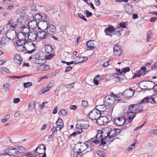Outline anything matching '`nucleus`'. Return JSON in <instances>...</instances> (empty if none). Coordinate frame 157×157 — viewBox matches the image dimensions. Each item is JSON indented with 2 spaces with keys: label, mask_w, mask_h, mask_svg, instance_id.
Wrapping results in <instances>:
<instances>
[{
  "label": "nucleus",
  "mask_w": 157,
  "mask_h": 157,
  "mask_svg": "<svg viewBox=\"0 0 157 157\" xmlns=\"http://www.w3.org/2000/svg\"><path fill=\"white\" fill-rule=\"evenodd\" d=\"M46 147L43 144H40L35 150V152H37L39 154H45Z\"/></svg>",
  "instance_id": "obj_11"
},
{
  "label": "nucleus",
  "mask_w": 157,
  "mask_h": 157,
  "mask_svg": "<svg viewBox=\"0 0 157 157\" xmlns=\"http://www.w3.org/2000/svg\"><path fill=\"white\" fill-rule=\"evenodd\" d=\"M5 152L9 154L10 157L11 156H15L18 153V150L16 148H12L9 149H6L5 151Z\"/></svg>",
  "instance_id": "obj_16"
},
{
  "label": "nucleus",
  "mask_w": 157,
  "mask_h": 157,
  "mask_svg": "<svg viewBox=\"0 0 157 157\" xmlns=\"http://www.w3.org/2000/svg\"><path fill=\"white\" fill-rule=\"evenodd\" d=\"M10 85L8 83H6L3 85V88L6 92L9 91L10 89Z\"/></svg>",
  "instance_id": "obj_39"
},
{
  "label": "nucleus",
  "mask_w": 157,
  "mask_h": 157,
  "mask_svg": "<svg viewBox=\"0 0 157 157\" xmlns=\"http://www.w3.org/2000/svg\"><path fill=\"white\" fill-rule=\"evenodd\" d=\"M150 89H153L154 91L156 92H157V85H155V83L154 82V85L153 86H152L151 87H150Z\"/></svg>",
  "instance_id": "obj_56"
},
{
  "label": "nucleus",
  "mask_w": 157,
  "mask_h": 157,
  "mask_svg": "<svg viewBox=\"0 0 157 157\" xmlns=\"http://www.w3.org/2000/svg\"><path fill=\"white\" fill-rule=\"evenodd\" d=\"M14 61L19 65H20L22 62V59L18 54H16L14 58Z\"/></svg>",
  "instance_id": "obj_25"
},
{
  "label": "nucleus",
  "mask_w": 157,
  "mask_h": 157,
  "mask_svg": "<svg viewBox=\"0 0 157 157\" xmlns=\"http://www.w3.org/2000/svg\"><path fill=\"white\" fill-rule=\"evenodd\" d=\"M56 126L58 127L63 126V120L61 118H59L56 122Z\"/></svg>",
  "instance_id": "obj_34"
},
{
  "label": "nucleus",
  "mask_w": 157,
  "mask_h": 157,
  "mask_svg": "<svg viewBox=\"0 0 157 157\" xmlns=\"http://www.w3.org/2000/svg\"><path fill=\"white\" fill-rule=\"evenodd\" d=\"M122 29L119 27L114 29V33L115 34L117 35L118 36H121Z\"/></svg>",
  "instance_id": "obj_31"
},
{
  "label": "nucleus",
  "mask_w": 157,
  "mask_h": 157,
  "mask_svg": "<svg viewBox=\"0 0 157 157\" xmlns=\"http://www.w3.org/2000/svg\"><path fill=\"white\" fill-rule=\"evenodd\" d=\"M152 33L151 31H149L147 32L146 39L147 41L149 42V39L152 37Z\"/></svg>",
  "instance_id": "obj_38"
},
{
  "label": "nucleus",
  "mask_w": 157,
  "mask_h": 157,
  "mask_svg": "<svg viewBox=\"0 0 157 157\" xmlns=\"http://www.w3.org/2000/svg\"><path fill=\"white\" fill-rule=\"evenodd\" d=\"M6 36L9 40H13L16 36V33L14 29H10L6 33Z\"/></svg>",
  "instance_id": "obj_8"
},
{
  "label": "nucleus",
  "mask_w": 157,
  "mask_h": 157,
  "mask_svg": "<svg viewBox=\"0 0 157 157\" xmlns=\"http://www.w3.org/2000/svg\"><path fill=\"white\" fill-rule=\"evenodd\" d=\"M74 84L75 83L73 82L69 84H66L65 85V86L68 88L72 89L74 87Z\"/></svg>",
  "instance_id": "obj_48"
},
{
  "label": "nucleus",
  "mask_w": 157,
  "mask_h": 157,
  "mask_svg": "<svg viewBox=\"0 0 157 157\" xmlns=\"http://www.w3.org/2000/svg\"><path fill=\"white\" fill-rule=\"evenodd\" d=\"M26 50L27 51L26 53L29 54L32 53L35 51V44L31 42H27L24 44Z\"/></svg>",
  "instance_id": "obj_5"
},
{
  "label": "nucleus",
  "mask_w": 157,
  "mask_h": 157,
  "mask_svg": "<svg viewBox=\"0 0 157 157\" xmlns=\"http://www.w3.org/2000/svg\"><path fill=\"white\" fill-rule=\"evenodd\" d=\"M24 156H26L27 157H31L33 156V154L31 152H26Z\"/></svg>",
  "instance_id": "obj_59"
},
{
  "label": "nucleus",
  "mask_w": 157,
  "mask_h": 157,
  "mask_svg": "<svg viewBox=\"0 0 157 157\" xmlns=\"http://www.w3.org/2000/svg\"><path fill=\"white\" fill-rule=\"evenodd\" d=\"M76 127L78 129L82 128V124H77L76 125Z\"/></svg>",
  "instance_id": "obj_63"
},
{
  "label": "nucleus",
  "mask_w": 157,
  "mask_h": 157,
  "mask_svg": "<svg viewBox=\"0 0 157 157\" xmlns=\"http://www.w3.org/2000/svg\"><path fill=\"white\" fill-rule=\"evenodd\" d=\"M80 147H81V151L82 152L86 150L87 147V144L85 143H82V145L81 144V146H80Z\"/></svg>",
  "instance_id": "obj_40"
},
{
  "label": "nucleus",
  "mask_w": 157,
  "mask_h": 157,
  "mask_svg": "<svg viewBox=\"0 0 157 157\" xmlns=\"http://www.w3.org/2000/svg\"><path fill=\"white\" fill-rule=\"evenodd\" d=\"M89 125L88 122H86L84 124H82V128L84 129H87L89 127Z\"/></svg>",
  "instance_id": "obj_45"
},
{
  "label": "nucleus",
  "mask_w": 157,
  "mask_h": 157,
  "mask_svg": "<svg viewBox=\"0 0 157 157\" xmlns=\"http://www.w3.org/2000/svg\"><path fill=\"white\" fill-rule=\"evenodd\" d=\"M6 43L3 41L2 38H1L0 40V48H2L3 46L6 44Z\"/></svg>",
  "instance_id": "obj_49"
},
{
  "label": "nucleus",
  "mask_w": 157,
  "mask_h": 157,
  "mask_svg": "<svg viewBox=\"0 0 157 157\" xmlns=\"http://www.w3.org/2000/svg\"><path fill=\"white\" fill-rule=\"evenodd\" d=\"M47 29L48 34L52 35L56 33V27L53 25H50Z\"/></svg>",
  "instance_id": "obj_15"
},
{
  "label": "nucleus",
  "mask_w": 157,
  "mask_h": 157,
  "mask_svg": "<svg viewBox=\"0 0 157 157\" xmlns=\"http://www.w3.org/2000/svg\"><path fill=\"white\" fill-rule=\"evenodd\" d=\"M130 70V69L129 67H126L123 68L121 72L125 73L128 71H129Z\"/></svg>",
  "instance_id": "obj_52"
},
{
  "label": "nucleus",
  "mask_w": 157,
  "mask_h": 157,
  "mask_svg": "<svg viewBox=\"0 0 157 157\" xmlns=\"http://www.w3.org/2000/svg\"><path fill=\"white\" fill-rule=\"evenodd\" d=\"M154 97H153V95L151 97H146L144 98L141 101V103H150L153 104L155 103L154 101Z\"/></svg>",
  "instance_id": "obj_17"
},
{
  "label": "nucleus",
  "mask_w": 157,
  "mask_h": 157,
  "mask_svg": "<svg viewBox=\"0 0 157 157\" xmlns=\"http://www.w3.org/2000/svg\"><path fill=\"white\" fill-rule=\"evenodd\" d=\"M105 130L104 133L106 134L105 138L107 139V142L109 141L110 139L120 133L119 130L113 128L107 127L105 128Z\"/></svg>",
  "instance_id": "obj_2"
},
{
  "label": "nucleus",
  "mask_w": 157,
  "mask_h": 157,
  "mask_svg": "<svg viewBox=\"0 0 157 157\" xmlns=\"http://www.w3.org/2000/svg\"><path fill=\"white\" fill-rule=\"evenodd\" d=\"M88 105V102L86 100H83L82 101V105L83 107H86Z\"/></svg>",
  "instance_id": "obj_55"
},
{
  "label": "nucleus",
  "mask_w": 157,
  "mask_h": 157,
  "mask_svg": "<svg viewBox=\"0 0 157 157\" xmlns=\"http://www.w3.org/2000/svg\"><path fill=\"white\" fill-rule=\"evenodd\" d=\"M122 50L120 46L115 45L113 48V54L115 56H120L121 55Z\"/></svg>",
  "instance_id": "obj_19"
},
{
  "label": "nucleus",
  "mask_w": 157,
  "mask_h": 157,
  "mask_svg": "<svg viewBox=\"0 0 157 157\" xmlns=\"http://www.w3.org/2000/svg\"><path fill=\"white\" fill-rule=\"evenodd\" d=\"M49 68L48 66L43 64L37 67V70L39 71H44L48 70Z\"/></svg>",
  "instance_id": "obj_28"
},
{
  "label": "nucleus",
  "mask_w": 157,
  "mask_h": 157,
  "mask_svg": "<svg viewBox=\"0 0 157 157\" xmlns=\"http://www.w3.org/2000/svg\"><path fill=\"white\" fill-rule=\"evenodd\" d=\"M21 29H23L22 32L17 36L18 40H17V42L19 41V43H21V45H23V44H24L26 42H27L25 38L26 33H28L29 32V30L27 27H25V26H21Z\"/></svg>",
  "instance_id": "obj_3"
},
{
  "label": "nucleus",
  "mask_w": 157,
  "mask_h": 157,
  "mask_svg": "<svg viewBox=\"0 0 157 157\" xmlns=\"http://www.w3.org/2000/svg\"><path fill=\"white\" fill-rule=\"evenodd\" d=\"M19 42H16V44L17 46L16 47L17 49L19 52H23L25 51L26 48L25 45H21L19 43Z\"/></svg>",
  "instance_id": "obj_23"
},
{
  "label": "nucleus",
  "mask_w": 157,
  "mask_h": 157,
  "mask_svg": "<svg viewBox=\"0 0 157 157\" xmlns=\"http://www.w3.org/2000/svg\"><path fill=\"white\" fill-rule=\"evenodd\" d=\"M27 15L24 12H21L20 14V18L21 19H25L26 18Z\"/></svg>",
  "instance_id": "obj_41"
},
{
  "label": "nucleus",
  "mask_w": 157,
  "mask_h": 157,
  "mask_svg": "<svg viewBox=\"0 0 157 157\" xmlns=\"http://www.w3.org/2000/svg\"><path fill=\"white\" fill-rule=\"evenodd\" d=\"M45 62V60L41 59H37L35 61V63L38 64H43Z\"/></svg>",
  "instance_id": "obj_36"
},
{
  "label": "nucleus",
  "mask_w": 157,
  "mask_h": 157,
  "mask_svg": "<svg viewBox=\"0 0 157 157\" xmlns=\"http://www.w3.org/2000/svg\"><path fill=\"white\" fill-rule=\"evenodd\" d=\"M135 147V146H134V144H133L129 146V147L128 148V151H130L132 150L134 148V147Z\"/></svg>",
  "instance_id": "obj_61"
},
{
  "label": "nucleus",
  "mask_w": 157,
  "mask_h": 157,
  "mask_svg": "<svg viewBox=\"0 0 157 157\" xmlns=\"http://www.w3.org/2000/svg\"><path fill=\"white\" fill-rule=\"evenodd\" d=\"M82 56H77L75 58L73 59V60H74L75 62H76V63H75V64H78L84 62V61L82 59Z\"/></svg>",
  "instance_id": "obj_27"
},
{
  "label": "nucleus",
  "mask_w": 157,
  "mask_h": 157,
  "mask_svg": "<svg viewBox=\"0 0 157 157\" xmlns=\"http://www.w3.org/2000/svg\"><path fill=\"white\" fill-rule=\"evenodd\" d=\"M5 152H6L5 151ZM0 157H11L10 155L8 154L7 152L0 154Z\"/></svg>",
  "instance_id": "obj_50"
},
{
  "label": "nucleus",
  "mask_w": 157,
  "mask_h": 157,
  "mask_svg": "<svg viewBox=\"0 0 157 157\" xmlns=\"http://www.w3.org/2000/svg\"><path fill=\"white\" fill-rule=\"evenodd\" d=\"M106 105H98L96 106L95 109H97L99 112H104L107 109Z\"/></svg>",
  "instance_id": "obj_24"
},
{
  "label": "nucleus",
  "mask_w": 157,
  "mask_h": 157,
  "mask_svg": "<svg viewBox=\"0 0 157 157\" xmlns=\"http://www.w3.org/2000/svg\"><path fill=\"white\" fill-rule=\"evenodd\" d=\"M81 151H74L73 153V157H81L82 154Z\"/></svg>",
  "instance_id": "obj_37"
},
{
  "label": "nucleus",
  "mask_w": 157,
  "mask_h": 157,
  "mask_svg": "<svg viewBox=\"0 0 157 157\" xmlns=\"http://www.w3.org/2000/svg\"><path fill=\"white\" fill-rule=\"evenodd\" d=\"M101 76L99 75L96 76L93 80L94 83L96 85H98L99 83L98 81L101 79Z\"/></svg>",
  "instance_id": "obj_30"
},
{
  "label": "nucleus",
  "mask_w": 157,
  "mask_h": 157,
  "mask_svg": "<svg viewBox=\"0 0 157 157\" xmlns=\"http://www.w3.org/2000/svg\"><path fill=\"white\" fill-rule=\"evenodd\" d=\"M42 17L40 13L37 14L33 17V20L38 21L41 19Z\"/></svg>",
  "instance_id": "obj_35"
},
{
  "label": "nucleus",
  "mask_w": 157,
  "mask_h": 157,
  "mask_svg": "<svg viewBox=\"0 0 157 157\" xmlns=\"http://www.w3.org/2000/svg\"><path fill=\"white\" fill-rule=\"evenodd\" d=\"M109 120L108 118L105 116L99 117L97 120V123L100 125H104L107 124Z\"/></svg>",
  "instance_id": "obj_7"
},
{
  "label": "nucleus",
  "mask_w": 157,
  "mask_h": 157,
  "mask_svg": "<svg viewBox=\"0 0 157 157\" xmlns=\"http://www.w3.org/2000/svg\"><path fill=\"white\" fill-rule=\"evenodd\" d=\"M13 23V20H10L8 22V25H12L10 26L12 28H16V27L17 26V24H15L14 25H12V24Z\"/></svg>",
  "instance_id": "obj_42"
},
{
  "label": "nucleus",
  "mask_w": 157,
  "mask_h": 157,
  "mask_svg": "<svg viewBox=\"0 0 157 157\" xmlns=\"http://www.w3.org/2000/svg\"><path fill=\"white\" fill-rule=\"evenodd\" d=\"M115 101L114 97L111 96H106L104 99V101L106 105H113Z\"/></svg>",
  "instance_id": "obj_10"
},
{
  "label": "nucleus",
  "mask_w": 157,
  "mask_h": 157,
  "mask_svg": "<svg viewBox=\"0 0 157 157\" xmlns=\"http://www.w3.org/2000/svg\"><path fill=\"white\" fill-rule=\"evenodd\" d=\"M78 16L82 19L84 21H87L86 19L83 15L81 13H78Z\"/></svg>",
  "instance_id": "obj_57"
},
{
  "label": "nucleus",
  "mask_w": 157,
  "mask_h": 157,
  "mask_svg": "<svg viewBox=\"0 0 157 157\" xmlns=\"http://www.w3.org/2000/svg\"><path fill=\"white\" fill-rule=\"evenodd\" d=\"M61 113V114L63 116H66L67 114V110L65 109H62L59 112Z\"/></svg>",
  "instance_id": "obj_47"
},
{
  "label": "nucleus",
  "mask_w": 157,
  "mask_h": 157,
  "mask_svg": "<svg viewBox=\"0 0 157 157\" xmlns=\"http://www.w3.org/2000/svg\"><path fill=\"white\" fill-rule=\"evenodd\" d=\"M89 117L92 120H97L100 117V113L97 109L95 108L94 109L89 113Z\"/></svg>",
  "instance_id": "obj_6"
},
{
  "label": "nucleus",
  "mask_w": 157,
  "mask_h": 157,
  "mask_svg": "<svg viewBox=\"0 0 157 157\" xmlns=\"http://www.w3.org/2000/svg\"><path fill=\"white\" fill-rule=\"evenodd\" d=\"M49 90V89L48 88V87H46L44 88L43 89L41 90L38 93V94H42L48 91Z\"/></svg>",
  "instance_id": "obj_43"
},
{
  "label": "nucleus",
  "mask_w": 157,
  "mask_h": 157,
  "mask_svg": "<svg viewBox=\"0 0 157 157\" xmlns=\"http://www.w3.org/2000/svg\"><path fill=\"white\" fill-rule=\"evenodd\" d=\"M132 7L131 5H129L125 8V11L129 14H131L133 13Z\"/></svg>",
  "instance_id": "obj_33"
},
{
  "label": "nucleus",
  "mask_w": 157,
  "mask_h": 157,
  "mask_svg": "<svg viewBox=\"0 0 157 157\" xmlns=\"http://www.w3.org/2000/svg\"><path fill=\"white\" fill-rule=\"evenodd\" d=\"M139 87L142 89H147V88L150 89V85H154V82L152 81H149L147 82H140L139 84Z\"/></svg>",
  "instance_id": "obj_9"
},
{
  "label": "nucleus",
  "mask_w": 157,
  "mask_h": 157,
  "mask_svg": "<svg viewBox=\"0 0 157 157\" xmlns=\"http://www.w3.org/2000/svg\"><path fill=\"white\" fill-rule=\"evenodd\" d=\"M109 61L110 60H109L105 62L104 63H103L102 64V66L104 67H106L109 66Z\"/></svg>",
  "instance_id": "obj_60"
},
{
  "label": "nucleus",
  "mask_w": 157,
  "mask_h": 157,
  "mask_svg": "<svg viewBox=\"0 0 157 157\" xmlns=\"http://www.w3.org/2000/svg\"><path fill=\"white\" fill-rule=\"evenodd\" d=\"M133 94V92L130 90H126L123 93V95L127 98L132 97Z\"/></svg>",
  "instance_id": "obj_26"
},
{
  "label": "nucleus",
  "mask_w": 157,
  "mask_h": 157,
  "mask_svg": "<svg viewBox=\"0 0 157 157\" xmlns=\"http://www.w3.org/2000/svg\"><path fill=\"white\" fill-rule=\"evenodd\" d=\"M54 55L53 54H49L46 55L45 56V58L47 60H49L52 59L54 56Z\"/></svg>",
  "instance_id": "obj_44"
},
{
  "label": "nucleus",
  "mask_w": 157,
  "mask_h": 157,
  "mask_svg": "<svg viewBox=\"0 0 157 157\" xmlns=\"http://www.w3.org/2000/svg\"><path fill=\"white\" fill-rule=\"evenodd\" d=\"M19 149L18 152L21 153L23 152V151L25 150V148L24 147L21 146H19L18 147Z\"/></svg>",
  "instance_id": "obj_58"
},
{
  "label": "nucleus",
  "mask_w": 157,
  "mask_h": 157,
  "mask_svg": "<svg viewBox=\"0 0 157 157\" xmlns=\"http://www.w3.org/2000/svg\"><path fill=\"white\" fill-rule=\"evenodd\" d=\"M114 75L115 77H116V81L117 82L119 81L120 82L121 81H122L123 79L122 78H120V77L117 76V73H116L114 74Z\"/></svg>",
  "instance_id": "obj_51"
},
{
  "label": "nucleus",
  "mask_w": 157,
  "mask_h": 157,
  "mask_svg": "<svg viewBox=\"0 0 157 157\" xmlns=\"http://www.w3.org/2000/svg\"><path fill=\"white\" fill-rule=\"evenodd\" d=\"M142 103L140 102L139 104H131L128 106L126 116L128 120H129L130 122L132 121L134 118L136 116V113H139L142 111L143 109Z\"/></svg>",
  "instance_id": "obj_1"
},
{
  "label": "nucleus",
  "mask_w": 157,
  "mask_h": 157,
  "mask_svg": "<svg viewBox=\"0 0 157 157\" xmlns=\"http://www.w3.org/2000/svg\"><path fill=\"white\" fill-rule=\"evenodd\" d=\"M82 144V143H78L75 146L73 149L74 151H81V148L80 147Z\"/></svg>",
  "instance_id": "obj_32"
},
{
  "label": "nucleus",
  "mask_w": 157,
  "mask_h": 157,
  "mask_svg": "<svg viewBox=\"0 0 157 157\" xmlns=\"http://www.w3.org/2000/svg\"><path fill=\"white\" fill-rule=\"evenodd\" d=\"M38 24L39 22L33 20L29 22L28 26L30 29H36L38 26Z\"/></svg>",
  "instance_id": "obj_18"
},
{
  "label": "nucleus",
  "mask_w": 157,
  "mask_h": 157,
  "mask_svg": "<svg viewBox=\"0 0 157 157\" xmlns=\"http://www.w3.org/2000/svg\"><path fill=\"white\" fill-rule=\"evenodd\" d=\"M39 23L40 24L41 27L42 29V30H46L49 24L48 22L45 20L41 21L39 22Z\"/></svg>",
  "instance_id": "obj_21"
},
{
  "label": "nucleus",
  "mask_w": 157,
  "mask_h": 157,
  "mask_svg": "<svg viewBox=\"0 0 157 157\" xmlns=\"http://www.w3.org/2000/svg\"><path fill=\"white\" fill-rule=\"evenodd\" d=\"M32 83L31 82H28L24 83L23 86L25 88H28L32 85Z\"/></svg>",
  "instance_id": "obj_46"
},
{
  "label": "nucleus",
  "mask_w": 157,
  "mask_h": 157,
  "mask_svg": "<svg viewBox=\"0 0 157 157\" xmlns=\"http://www.w3.org/2000/svg\"><path fill=\"white\" fill-rule=\"evenodd\" d=\"M94 42V41L92 40H89L87 42L86 44V46L87 47V50H92L94 49L95 47Z\"/></svg>",
  "instance_id": "obj_22"
},
{
  "label": "nucleus",
  "mask_w": 157,
  "mask_h": 157,
  "mask_svg": "<svg viewBox=\"0 0 157 157\" xmlns=\"http://www.w3.org/2000/svg\"><path fill=\"white\" fill-rule=\"evenodd\" d=\"M29 33V32L28 33H26V35H27L28 38L33 41H34L36 40L37 37V32L33 31Z\"/></svg>",
  "instance_id": "obj_12"
},
{
  "label": "nucleus",
  "mask_w": 157,
  "mask_h": 157,
  "mask_svg": "<svg viewBox=\"0 0 157 157\" xmlns=\"http://www.w3.org/2000/svg\"><path fill=\"white\" fill-rule=\"evenodd\" d=\"M20 101V100L19 98H15L14 99L13 102L15 103H18V102Z\"/></svg>",
  "instance_id": "obj_64"
},
{
  "label": "nucleus",
  "mask_w": 157,
  "mask_h": 157,
  "mask_svg": "<svg viewBox=\"0 0 157 157\" xmlns=\"http://www.w3.org/2000/svg\"><path fill=\"white\" fill-rule=\"evenodd\" d=\"M125 120L123 117H119L118 118H115L114 119V123L117 126H121L124 124Z\"/></svg>",
  "instance_id": "obj_13"
},
{
  "label": "nucleus",
  "mask_w": 157,
  "mask_h": 157,
  "mask_svg": "<svg viewBox=\"0 0 157 157\" xmlns=\"http://www.w3.org/2000/svg\"><path fill=\"white\" fill-rule=\"evenodd\" d=\"M105 130V128L103 130H99L98 131L96 137V139L100 140L101 144L103 145L106 143L105 141L107 142V139L105 138L106 136V134L104 133Z\"/></svg>",
  "instance_id": "obj_4"
},
{
  "label": "nucleus",
  "mask_w": 157,
  "mask_h": 157,
  "mask_svg": "<svg viewBox=\"0 0 157 157\" xmlns=\"http://www.w3.org/2000/svg\"><path fill=\"white\" fill-rule=\"evenodd\" d=\"M44 30H41L37 32V37L41 40L47 38L48 36V33Z\"/></svg>",
  "instance_id": "obj_14"
},
{
  "label": "nucleus",
  "mask_w": 157,
  "mask_h": 157,
  "mask_svg": "<svg viewBox=\"0 0 157 157\" xmlns=\"http://www.w3.org/2000/svg\"><path fill=\"white\" fill-rule=\"evenodd\" d=\"M44 48L45 52L48 53H50L53 50L52 46L48 45H46L45 46Z\"/></svg>",
  "instance_id": "obj_29"
},
{
  "label": "nucleus",
  "mask_w": 157,
  "mask_h": 157,
  "mask_svg": "<svg viewBox=\"0 0 157 157\" xmlns=\"http://www.w3.org/2000/svg\"><path fill=\"white\" fill-rule=\"evenodd\" d=\"M114 28L112 26H109L107 28L105 29V34L111 36H112V34L114 33Z\"/></svg>",
  "instance_id": "obj_20"
},
{
  "label": "nucleus",
  "mask_w": 157,
  "mask_h": 157,
  "mask_svg": "<svg viewBox=\"0 0 157 157\" xmlns=\"http://www.w3.org/2000/svg\"><path fill=\"white\" fill-rule=\"evenodd\" d=\"M32 103H29L28 105V107L29 108H31L32 109H33L36 106V103L34 102L33 103V105H31Z\"/></svg>",
  "instance_id": "obj_53"
},
{
  "label": "nucleus",
  "mask_w": 157,
  "mask_h": 157,
  "mask_svg": "<svg viewBox=\"0 0 157 157\" xmlns=\"http://www.w3.org/2000/svg\"><path fill=\"white\" fill-rule=\"evenodd\" d=\"M143 74V72L141 71H139L138 72H137L135 74V75L136 77H140V76Z\"/></svg>",
  "instance_id": "obj_54"
},
{
  "label": "nucleus",
  "mask_w": 157,
  "mask_h": 157,
  "mask_svg": "<svg viewBox=\"0 0 157 157\" xmlns=\"http://www.w3.org/2000/svg\"><path fill=\"white\" fill-rule=\"evenodd\" d=\"M48 103V102H43L41 105H40V108L41 109H43V108H44L45 106V104H47Z\"/></svg>",
  "instance_id": "obj_62"
}]
</instances>
